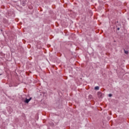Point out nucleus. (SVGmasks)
I'll return each mask as SVG.
<instances>
[{
    "label": "nucleus",
    "instance_id": "f257e3e1",
    "mask_svg": "<svg viewBox=\"0 0 129 129\" xmlns=\"http://www.w3.org/2000/svg\"><path fill=\"white\" fill-rule=\"evenodd\" d=\"M20 2L22 6H23V7H25V6H26V4H27L26 0H20Z\"/></svg>",
    "mask_w": 129,
    "mask_h": 129
},
{
    "label": "nucleus",
    "instance_id": "f03ea898",
    "mask_svg": "<svg viewBox=\"0 0 129 129\" xmlns=\"http://www.w3.org/2000/svg\"><path fill=\"white\" fill-rule=\"evenodd\" d=\"M97 94L99 98H102L103 97V94L102 93L98 92Z\"/></svg>",
    "mask_w": 129,
    "mask_h": 129
},
{
    "label": "nucleus",
    "instance_id": "7ed1b4c3",
    "mask_svg": "<svg viewBox=\"0 0 129 129\" xmlns=\"http://www.w3.org/2000/svg\"><path fill=\"white\" fill-rule=\"evenodd\" d=\"M31 100H32V97H30L29 99L26 98L25 100H24V102L25 103H29Z\"/></svg>",
    "mask_w": 129,
    "mask_h": 129
},
{
    "label": "nucleus",
    "instance_id": "20e7f679",
    "mask_svg": "<svg viewBox=\"0 0 129 129\" xmlns=\"http://www.w3.org/2000/svg\"><path fill=\"white\" fill-rule=\"evenodd\" d=\"M98 89H99V87H98V86H96V87H95V90H98Z\"/></svg>",
    "mask_w": 129,
    "mask_h": 129
},
{
    "label": "nucleus",
    "instance_id": "39448f33",
    "mask_svg": "<svg viewBox=\"0 0 129 129\" xmlns=\"http://www.w3.org/2000/svg\"><path fill=\"white\" fill-rule=\"evenodd\" d=\"M125 54H128V51L124 49Z\"/></svg>",
    "mask_w": 129,
    "mask_h": 129
},
{
    "label": "nucleus",
    "instance_id": "423d86ee",
    "mask_svg": "<svg viewBox=\"0 0 129 129\" xmlns=\"http://www.w3.org/2000/svg\"><path fill=\"white\" fill-rule=\"evenodd\" d=\"M108 96H109V97H111L112 96V94H108Z\"/></svg>",
    "mask_w": 129,
    "mask_h": 129
},
{
    "label": "nucleus",
    "instance_id": "0eeeda50",
    "mask_svg": "<svg viewBox=\"0 0 129 129\" xmlns=\"http://www.w3.org/2000/svg\"><path fill=\"white\" fill-rule=\"evenodd\" d=\"M117 31H119V28L118 27V28H117Z\"/></svg>",
    "mask_w": 129,
    "mask_h": 129
},
{
    "label": "nucleus",
    "instance_id": "6e6552de",
    "mask_svg": "<svg viewBox=\"0 0 129 129\" xmlns=\"http://www.w3.org/2000/svg\"><path fill=\"white\" fill-rule=\"evenodd\" d=\"M1 75H3V74H0V76H1Z\"/></svg>",
    "mask_w": 129,
    "mask_h": 129
}]
</instances>
